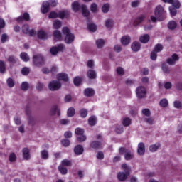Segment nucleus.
<instances>
[{
    "label": "nucleus",
    "mask_w": 182,
    "mask_h": 182,
    "mask_svg": "<svg viewBox=\"0 0 182 182\" xmlns=\"http://www.w3.org/2000/svg\"><path fill=\"white\" fill-rule=\"evenodd\" d=\"M154 16H151V21L152 22H157V21H163L166 19V11L161 5H158L154 10Z\"/></svg>",
    "instance_id": "1"
},
{
    "label": "nucleus",
    "mask_w": 182,
    "mask_h": 182,
    "mask_svg": "<svg viewBox=\"0 0 182 182\" xmlns=\"http://www.w3.org/2000/svg\"><path fill=\"white\" fill-rule=\"evenodd\" d=\"M122 167L124 172L118 173L117 178L119 181H126L127 178L130 176V168L126 164H122Z\"/></svg>",
    "instance_id": "2"
},
{
    "label": "nucleus",
    "mask_w": 182,
    "mask_h": 182,
    "mask_svg": "<svg viewBox=\"0 0 182 182\" xmlns=\"http://www.w3.org/2000/svg\"><path fill=\"white\" fill-rule=\"evenodd\" d=\"M72 8L75 12H77L81 8L83 16H89L90 15V12L87 10L86 5L82 4L80 6L77 1H74L72 4Z\"/></svg>",
    "instance_id": "3"
},
{
    "label": "nucleus",
    "mask_w": 182,
    "mask_h": 182,
    "mask_svg": "<svg viewBox=\"0 0 182 182\" xmlns=\"http://www.w3.org/2000/svg\"><path fill=\"white\" fill-rule=\"evenodd\" d=\"M68 16H69V11L67 10H64V11H60L58 14L55 11L50 12V14L48 16V18L50 19H55V18H60V19H64V18H68Z\"/></svg>",
    "instance_id": "4"
},
{
    "label": "nucleus",
    "mask_w": 182,
    "mask_h": 182,
    "mask_svg": "<svg viewBox=\"0 0 182 182\" xmlns=\"http://www.w3.org/2000/svg\"><path fill=\"white\" fill-rule=\"evenodd\" d=\"M63 33L65 35V43H72L75 41V36L70 33V30L68 27L63 28Z\"/></svg>",
    "instance_id": "5"
},
{
    "label": "nucleus",
    "mask_w": 182,
    "mask_h": 182,
    "mask_svg": "<svg viewBox=\"0 0 182 182\" xmlns=\"http://www.w3.org/2000/svg\"><path fill=\"white\" fill-rule=\"evenodd\" d=\"M58 5V1L56 0H51L50 4L48 1H44L41 6L42 14H48L49 12L50 6H56Z\"/></svg>",
    "instance_id": "6"
},
{
    "label": "nucleus",
    "mask_w": 182,
    "mask_h": 182,
    "mask_svg": "<svg viewBox=\"0 0 182 182\" xmlns=\"http://www.w3.org/2000/svg\"><path fill=\"white\" fill-rule=\"evenodd\" d=\"M33 62L35 66L38 68H41V66H43L45 65V59L43 56L41 54H37L33 57Z\"/></svg>",
    "instance_id": "7"
},
{
    "label": "nucleus",
    "mask_w": 182,
    "mask_h": 182,
    "mask_svg": "<svg viewBox=\"0 0 182 182\" xmlns=\"http://www.w3.org/2000/svg\"><path fill=\"white\" fill-rule=\"evenodd\" d=\"M60 87H62V84L60 83V82H59L58 80H53V81L50 82V83L48 85V88L52 92L59 90V89H60Z\"/></svg>",
    "instance_id": "8"
},
{
    "label": "nucleus",
    "mask_w": 182,
    "mask_h": 182,
    "mask_svg": "<svg viewBox=\"0 0 182 182\" xmlns=\"http://www.w3.org/2000/svg\"><path fill=\"white\" fill-rule=\"evenodd\" d=\"M136 95L138 99H143V97H146V95H147V91L146 88L143 86H139L136 89Z\"/></svg>",
    "instance_id": "9"
},
{
    "label": "nucleus",
    "mask_w": 182,
    "mask_h": 182,
    "mask_svg": "<svg viewBox=\"0 0 182 182\" xmlns=\"http://www.w3.org/2000/svg\"><path fill=\"white\" fill-rule=\"evenodd\" d=\"M65 50V45L60 44L58 46L53 47L50 49V53L53 54L54 56L58 55V52H63Z\"/></svg>",
    "instance_id": "10"
},
{
    "label": "nucleus",
    "mask_w": 182,
    "mask_h": 182,
    "mask_svg": "<svg viewBox=\"0 0 182 182\" xmlns=\"http://www.w3.org/2000/svg\"><path fill=\"white\" fill-rule=\"evenodd\" d=\"M180 57H178V55L176 53H174L172 55V56L166 60V62L168 64H169L171 66H173L176 65V62L179 60Z\"/></svg>",
    "instance_id": "11"
},
{
    "label": "nucleus",
    "mask_w": 182,
    "mask_h": 182,
    "mask_svg": "<svg viewBox=\"0 0 182 182\" xmlns=\"http://www.w3.org/2000/svg\"><path fill=\"white\" fill-rule=\"evenodd\" d=\"M137 153L139 156H143V154L146 153V146L144 145V143L140 142L138 144Z\"/></svg>",
    "instance_id": "12"
},
{
    "label": "nucleus",
    "mask_w": 182,
    "mask_h": 182,
    "mask_svg": "<svg viewBox=\"0 0 182 182\" xmlns=\"http://www.w3.org/2000/svg\"><path fill=\"white\" fill-rule=\"evenodd\" d=\"M56 113L58 116H60V109L58 105H53L50 110V116H55Z\"/></svg>",
    "instance_id": "13"
},
{
    "label": "nucleus",
    "mask_w": 182,
    "mask_h": 182,
    "mask_svg": "<svg viewBox=\"0 0 182 182\" xmlns=\"http://www.w3.org/2000/svg\"><path fill=\"white\" fill-rule=\"evenodd\" d=\"M37 36L38 39H47L48 38V33L43 30H40L37 32Z\"/></svg>",
    "instance_id": "14"
},
{
    "label": "nucleus",
    "mask_w": 182,
    "mask_h": 182,
    "mask_svg": "<svg viewBox=\"0 0 182 182\" xmlns=\"http://www.w3.org/2000/svg\"><path fill=\"white\" fill-rule=\"evenodd\" d=\"M90 148L93 149L94 150H97L99 149H102V142L97 141H93L91 144H90Z\"/></svg>",
    "instance_id": "15"
},
{
    "label": "nucleus",
    "mask_w": 182,
    "mask_h": 182,
    "mask_svg": "<svg viewBox=\"0 0 182 182\" xmlns=\"http://www.w3.org/2000/svg\"><path fill=\"white\" fill-rule=\"evenodd\" d=\"M83 146L82 145H77L74 148V153L77 154V156H80V154H83Z\"/></svg>",
    "instance_id": "16"
},
{
    "label": "nucleus",
    "mask_w": 182,
    "mask_h": 182,
    "mask_svg": "<svg viewBox=\"0 0 182 182\" xmlns=\"http://www.w3.org/2000/svg\"><path fill=\"white\" fill-rule=\"evenodd\" d=\"M23 157L24 160H30L31 154L29 153V149L23 148L22 150Z\"/></svg>",
    "instance_id": "17"
},
{
    "label": "nucleus",
    "mask_w": 182,
    "mask_h": 182,
    "mask_svg": "<svg viewBox=\"0 0 182 182\" xmlns=\"http://www.w3.org/2000/svg\"><path fill=\"white\" fill-rule=\"evenodd\" d=\"M140 48V43L137 41L133 42L132 44L131 45V49L133 50V52H139Z\"/></svg>",
    "instance_id": "18"
},
{
    "label": "nucleus",
    "mask_w": 182,
    "mask_h": 182,
    "mask_svg": "<svg viewBox=\"0 0 182 182\" xmlns=\"http://www.w3.org/2000/svg\"><path fill=\"white\" fill-rule=\"evenodd\" d=\"M130 41H131L130 36H124L121 38V43L124 46H127V45L130 43Z\"/></svg>",
    "instance_id": "19"
},
{
    "label": "nucleus",
    "mask_w": 182,
    "mask_h": 182,
    "mask_svg": "<svg viewBox=\"0 0 182 182\" xmlns=\"http://www.w3.org/2000/svg\"><path fill=\"white\" fill-rule=\"evenodd\" d=\"M57 79L58 80H63V82H68L69 80V77L66 73H59L57 75Z\"/></svg>",
    "instance_id": "20"
},
{
    "label": "nucleus",
    "mask_w": 182,
    "mask_h": 182,
    "mask_svg": "<svg viewBox=\"0 0 182 182\" xmlns=\"http://www.w3.org/2000/svg\"><path fill=\"white\" fill-rule=\"evenodd\" d=\"M144 19H146L145 15L141 14V16H138L134 21L135 26L140 25V23H141Z\"/></svg>",
    "instance_id": "21"
},
{
    "label": "nucleus",
    "mask_w": 182,
    "mask_h": 182,
    "mask_svg": "<svg viewBox=\"0 0 182 182\" xmlns=\"http://www.w3.org/2000/svg\"><path fill=\"white\" fill-rule=\"evenodd\" d=\"M161 146L160 143H156L155 144H152L149 146V150L151 153H154L160 149Z\"/></svg>",
    "instance_id": "22"
},
{
    "label": "nucleus",
    "mask_w": 182,
    "mask_h": 182,
    "mask_svg": "<svg viewBox=\"0 0 182 182\" xmlns=\"http://www.w3.org/2000/svg\"><path fill=\"white\" fill-rule=\"evenodd\" d=\"M161 69L164 75H170V72H171L170 67H168V65H167L166 63L162 64Z\"/></svg>",
    "instance_id": "23"
},
{
    "label": "nucleus",
    "mask_w": 182,
    "mask_h": 182,
    "mask_svg": "<svg viewBox=\"0 0 182 182\" xmlns=\"http://www.w3.org/2000/svg\"><path fill=\"white\" fill-rule=\"evenodd\" d=\"M139 41L141 43H147V42L150 41V36H149V34H144L140 36Z\"/></svg>",
    "instance_id": "24"
},
{
    "label": "nucleus",
    "mask_w": 182,
    "mask_h": 182,
    "mask_svg": "<svg viewBox=\"0 0 182 182\" xmlns=\"http://www.w3.org/2000/svg\"><path fill=\"white\" fill-rule=\"evenodd\" d=\"M26 114L28 115V122L29 124H31V126H33V124H35V117L29 115L30 112L28 111V109H26Z\"/></svg>",
    "instance_id": "25"
},
{
    "label": "nucleus",
    "mask_w": 182,
    "mask_h": 182,
    "mask_svg": "<svg viewBox=\"0 0 182 182\" xmlns=\"http://www.w3.org/2000/svg\"><path fill=\"white\" fill-rule=\"evenodd\" d=\"M87 75L89 79H96V76H97L96 71L93 70H89L87 73Z\"/></svg>",
    "instance_id": "26"
},
{
    "label": "nucleus",
    "mask_w": 182,
    "mask_h": 182,
    "mask_svg": "<svg viewBox=\"0 0 182 182\" xmlns=\"http://www.w3.org/2000/svg\"><path fill=\"white\" fill-rule=\"evenodd\" d=\"M85 95L87 96L88 97H90L95 95V90L92 88H87L85 90Z\"/></svg>",
    "instance_id": "27"
},
{
    "label": "nucleus",
    "mask_w": 182,
    "mask_h": 182,
    "mask_svg": "<svg viewBox=\"0 0 182 182\" xmlns=\"http://www.w3.org/2000/svg\"><path fill=\"white\" fill-rule=\"evenodd\" d=\"M133 157H134V156L133 155V153L130 151V150L125 151V154H124L125 160H132L133 159Z\"/></svg>",
    "instance_id": "28"
},
{
    "label": "nucleus",
    "mask_w": 182,
    "mask_h": 182,
    "mask_svg": "<svg viewBox=\"0 0 182 182\" xmlns=\"http://www.w3.org/2000/svg\"><path fill=\"white\" fill-rule=\"evenodd\" d=\"M168 28L171 31H174V29H176V28H177V23L174 21H169L168 23Z\"/></svg>",
    "instance_id": "29"
},
{
    "label": "nucleus",
    "mask_w": 182,
    "mask_h": 182,
    "mask_svg": "<svg viewBox=\"0 0 182 182\" xmlns=\"http://www.w3.org/2000/svg\"><path fill=\"white\" fill-rule=\"evenodd\" d=\"M29 18H30L29 14H28V13H24V14H23V16H20V17H18V18H17V21H18V22H21V21H23V19H24V21H29Z\"/></svg>",
    "instance_id": "30"
},
{
    "label": "nucleus",
    "mask_w": 182,
    "mask_h": 182,
    "mask_svg": "<svg viewBox=\"0 0 182 182\" xmlns=\"http://www.w3.org/2000/svg\"><path fill=\"white\" fill-rule=\"evenodd\" d=\"M41 156L43 160H48L49 159V152L47 150H43L41 152Z\"/></svg>",
    "instance_id": "31"
},
{
    "label": "nucleus",
    "mask_w": 182,
    "mask_h": 182,
    "mask_svg": "<svg viewBox=\"0 0 182 182\" xmlns=\"http://www.w3.org/2000/svg\"><path fill=\"white\" fill-rule=\"evenodd\" d=\"M20 58L23 62H29V55H28V53L25 52H23L20 54Z\"/></svg>",
    "instance_id": "32"
},
{
    "label": "nucleus",
    "mask_w": 182,
    "mask_h": 182,
    "mask_svg": "<svg viewBox=\"0 0 182 182\" xmlns=\"http://www.w3.org/2000/svg\"><path fill=\"white\" fill-rule=\"evenodd\" d=\"M122 124L125 127L130 126V124H132V119H130V118L129 117L124 118L122 121Z\"/></svg>",
    "instance_id": "33"
},
{
    "label": "nucleus",
    "mask_w": 182,
    "mask_h": 182,
    "mask_svg": "<svg viewBox=\"0 0 182 182\" xmlns=\"http://www.w3.org/2000/svg\"><path fill=\"white\" fill-rule=\"evenodd\" d=\"M96 46H97V48H98L99 49H102V48H103V46H105V40H103V39L97 40Z\"/></svg>",
    "instance_id": "34"
},
{
    "label": "nucleus",
    "mask_w": 182,
    "mask_h": 182,
    "mask_svg": "<svg viewBox=\"0 0 182 182\" xmlns=\"http://www.w3.org/2000/svg\"><path fill=\"white\" fill-rule=\"evenodd\" d=\"M97 122V119H96V117L92 116L88 119V123L90 126H95Z\"/></svg>",
    "instance_id": "35"
},
{
    "label": "nucleus",
    "mask_w": 182,
    "mask_h": 182,
    "mask_svg": "<svg viewBox=\"0 0 182 182\" xmlns=\"http://www.w3.org/2000/svg\"><path fill=\"white\" fill-rule=\"evenodd\" d=\"M54 29H59L62 27V21L59 20H55L53 23Z\"/></svg>",
    "instance_id": "36"
},
{
    "label": "nucleus",
    "mask_w": 182,
    "mask_h": 182,
    "mask_svg": "<svg viewBox=\"0 0 182 182\" xmlns=\"http://www.w3.org/2000/svg\"><path fill=\"white\" fill-rule=\"evenodd\" d=\"M53 35L55 39H58V41H60V39H62V33H60V31L55 30L53 33Z\"/></svg>",
    "instance_id": "37"
},
{
    "label": "nucleus",
    "mask_w": 182,
    "mask_h": 182,
    "mask_svg": "<svg viewBox=\"0 0 182 182\" xmlns=\"http://www.w3.org/2000/svg\"><path fill=\"white\" fill-rule=\"evenodd\" d=\"M109 9H110V4H105L102 7V11L104 14H107L109 12Z\"/></svg>",
    "instance_id": "38"
},
{
    "label": "nucleus",
    "mask_w": 182,
    "mask_h": 182,
    "mask_svg": "<svg viewBox=\"0 0 182 182\" xmlns=\"http://www.w3.org/2000/svg\"><path fill=\"white\" fill-rule=\"evenodd\" d=\"M8 62L13 64L16 63L18 62V58L14 55H10L8 58Z\"/></svg>",
    "instance_id": "39"
},
{
    "label": "nucleus",
    "mask_w": 182,
    "mask_h": 182,
    "mask_svg": "<svg viewBox=\"0 0 182 182\" xmlns=\"http://www.w3.org/2000/svg\"><path fill=\"white\" fill-rule=\"evenodd\" d=\"M169 11L171 16H176V15H177V9L176 7L171 6L169 7Z\"/></svg>",
    "instance_id": "40"
},
{
    "label": "nucleus",
    "mask_w": 182,
    "mask_h": 182,
    "mask_svg": "<svg viewBox=\"0 0 182 182\" xmlns=\"http://www.w3.org/2000/svg\"><path fill=\"white\" fill-rule=\"evenodd\" d=\"M171 5H173V8H176V9H180V7L181 6V3H180L178 0H173Z\"/></svg>",
    "instance_id": "41"
},
{
    "label": "nucleus",
    "mask_w": 182,
    "mask_h": 182,
    "mask_svg": "<svg viewBox=\"0 0 182 182\" xmlns=\"http://www.w3.org/2000/svg\"><path fill=\"white\" fill-rule=\"evenodd\" d=\"M163 50V45L161 44H157L155 46L154 51L156 52V53H159V52H161Z\"/></svg>",
    "instance_id": "42"
},
{
    "label": "nucleus",
    "mask_w": 182,
    "mask_h": 182,
    "mask_svg": "<svg viewBox=\"0 0 182 182\" xmlns=\"http://www.w3.org/2000/svg\"><path fill=\"white\" fill-rule=\"evenodd\" d=\"M87 28L90 32H96L97 27L95 23L88 24Z\"/></svg>",
    "instance_id": "43"
},
{
    "label": "nucleus",
    "mask_w": 182,
    "mask_h": 182,
    "mask_svg": "<svg viewBox=\"0 0 182 182\" xmlns=\"http://www.w3.org/2000/svg\"><path fill=\"white\" fill-rule=\"evenodd\" d=\"M43 83H42L41 82H38L37 85H36V90H38V92H42V90H43Z\"/></svg>",
    "instance_id": "44"
},
{
    "label": "nucleus",
    "mask_w": 182,
    "mask_h": 182,
    "mask_svg": "<svg viewBox=\"0 0 182 182\" xmlns=\"http://www.w3.org/2000/svg\"><path fill=\"white\" fill-rule=\"evenodd\" d=\"M75 133L77 136H82V135L85 134V130H83V129H82V128H76L75 130Z\"/></svg>",
    "instance_id": "45"
},
{
    "label": "nucleus",
    "mask_w": 182,
    "mask_h": 182,
    "mask_svg": "<svg viewBox=\"0 0 182 182\" xmlns=\"http://www.w3.org/2000/svg\"><path fill=\"white\" fill-rule=\"evenodd\" d=\"M68 117H73L75 116V109L73 107H70L68 109Z\"/></svg>",
    "instance_id": "46"
},
{
    "label": "nucleus",
    "mask_w": 182,
    "mask_h": 182,
    "mask_svg": "<svg viewBox=\"0 0 182 182\" xmlns=\"http://www.w3.org/2000/svg\"><path fill=\"white\" fill-rule=\"evenodd\" d=\"M142 114L146 117H150L151 112H150V109L145 108L142 109Z\"/></svg>",
    "instance_id": "47"
},
{
    "label": "nucleus",
    "mask_w": 182,
    "mask_h": 182,
    "mask_svg": "<svg viewBox=\"0 0 182 182\" xmlns=\"http://www.w3.org/2000/svg\"><path fill=\"white\" fill-rule=\"evenodd\" d=\"M6 83L9 87H14L15 86V82L12 78L7 79Z\"/></svg>",
    "instance_id": "48"
},
{
    "label": "nucleus",
    "mask_w": 182,
    "mask_h": 182,
    "mask_svg": "<svg viewBox=\"0 0 182 182\" xmlns=\"http://www.w3.org/2000/svg\"><path fill=\"white\" fill-rule=\"evenodd\" d=\"M90 11L91 12L96 14V12H97V4L92 3L90 6Z\"/></svg>",
    "instance_id": "49"
},
{
    "label": "nucleus",
    "mask_w": 182,
    "mask_h": 182,
    "mask_svg": "<svg viewBox=\"0 0 182 182\" xmlns=\"http://www.w3.org/2000/svg\"><path fill=\"white\" fill-rule=\"evenodd\" d=\"M115 132L117 134H121L123 132V126L122 125H117L115 127Z\"/></svg>",
    "instance_id": "50"
},
{
    "label": "nucleus",
    "mask_w": 182,
    "mask_h": 182,
    "mask_svg": "<svg viewBox=\"0 0 182 182\" xmlns=\"http://www.w3.org/2000/svg\"><path fill=\"white\" fill-rule=\"evenodd\" d=\"M6 68H5V63L0 61V73H5Z\"/></svg>",
    "instance_id": "51"
},
{
    "label": "nucleus",
    "mask_w": 182,
    "mask_h": 182,
    "mask_svg": "<svg viewBox=\"0 0 182 182\" xmlns=\"http://www.w3.org/2000/svg\"><path fill=\"white\" fill-rule=\"evenodd\" d=\"M161 107H167L168 106V101L166 99H163L160 101Z\"/></svg>",
    "instance_id": "52"
},
{
    "label": "nucleus",
    "mask_w": 182,
    "mask_h": 182,
    "mask_svg": "<svg viewBox=\"0 0 182 182\" xmlns=\"http://www.w3.org/2000/svg\"><path fill=\"white\" fill-rule=\"evenodd\" d=\"M58 170L60 171V173H61V174H68V169L65 167H63V166H60L58 167Z\"/></svg>",
    "instance_id": "53"
},
{
    "label": "nucleus",
    "mask_w": 182,
    "mask_h": 182,
    "mask_svg": "<svg viewBox=\"0 0 182 182\" xmlns=\"http://www.w3.org/2000/svg\"><path fill=\"white\" fill-rule=\"evenodd\" d=\"M22 31L26 33V35H28V33H29V26L28 24L23 25L22 27Z\"/></svg>",
    "instance_id": "54"
},
{
    "label": "nucleus",
    "mask_w": 182,
    "mask_h": 182,
    "mask_svg": "<svg viewBox=\"0 0 182 182\" xmlns=\"http://www.w3.org/2000/svg\"><path fill=\"white\" fill-rule=\"evenodd\" d=\"M77 140L80 143H83V141H86V135L85 134L80 135V136L77 137Z\"/></svg>",
    "instance_id": "55"
},
{
    "label": "nucleus",
    "mask_w": 182,
    "mask_h": 182,
    "mask_svg": "<svg viewBox=\"0 0 182 182\" xmlns=\"http://www.w3.org/2000/svg\"><path fill=\"white\" fill-rule=\"evenodd\" d=\"M80 117L85 119L87 116V110L82 109L80 111Z\"/></svg>",
    "instance_id": "56"
},
{
    "label": "nucleus",
    "mask_w": 182,
    "mask_h": 182,
    "mask_svg": "<svg viewBox=\"0 0 182 182\" xmlns=\"http://www.w3.org/2000/svg\"><path fill=\"white\" fill-rule=\"evenodd\" d=\"M62 164L63 166H66L67 167H70V166H72V161L68 159H64L62 161Z\"/></svg>",
    "instance_id": "57"
},
{
    "label": "nucleus",
    "mask_w": 182,
    "mask_h": 182,
    "mask_svg": "<svg viewBox=\"0 0 182 182\" xmlns=\"http://www.w3.org/2000/svg\"><path fill=\"white\" fill-rule=\"evenodd\" d=\"M9 159L11 163H14V161L16 160V155L15 154V153H11L9 155Z\"/></svg>",
    "instance_id": "58"
},
{
    "label": "nucleus",
    "mask_w": 182,
    "mask_h": 182,
    "mask_svg": "<svg viewBox=\"0 0 182 182\" xmlns=\"http://www.w3.org/2000/svg\"><path fill=\"white\" fill-rule=\"evenodd\" d=\"M29 89V83L27 82H23L21 84V90H28Z\"/></svg>",
    "instance_id": "59"
},
{
    "label": "nucleus",
    "mask_w": 182,
    "mask_h": 182,
    "mask_svg": "<svg viewBox=\"0 0 182 182\" xmlns=\"http://www.w3.org/2000/svg\"><path fill=\"white\" fill-rule=\"evenodd\" d=\"M105 26L107 28H112L113 27V20L108 19L105 22Z\"/></svg>",
    "instance_id": "60"
},
{
    "label": "nucleus",
    "mask_w": 182,
    "mask_h": 182,
    "mask_svg": "<svg viewBox=\"0 0 182 182\" xmlns=\"http://www.w3.org/2000/svg\"><path fill=\"white\" fill-rule=\"evenodd\" d=\"M117 73L120 76H123L124 75V70L122 67L117 68Z\"/></svg>",
    "instance_id": "61"
},
{
    "label": "nucleus",
    "mask_w": 182,
    "mask_h": 182,
    "mask_svg": "<svg viewBox=\"0 0 182 182\" xmlns=\"http://www.w3.org/2000/svg\"><path fill=\"white\" fill-rule=\"evenodd\" d=\"M61 144L63 147H68L70 144V141L69 139H63L61 141Z\"/></svg>",
    "instance_id": "62"
},
{
    "label": "nucleus",
    "mask_w": 182,
    "mask_h": 182,
    "mask_svg": "<svg viewBox=\"0 0 182 182\" xmlns=\"http://www.w3.org/2000/svg\"><path fill=\"white\" fill-rule=\"evenodd\" d=\"M80 83H82V78H80L79 77H76L74 79V85L75 86H79V85H80Z\"/></svg>",
    "instance_id": "63"
},
{
    "label": "nucleus",
    "mask_w": 182,
    "mask_h": 182,
    "mask_svg": "<svg viewBox=\"0 0 182 182\" xmlns=\"http://www.w3.org/2000/svg\"><path fill=\"white\" fill-rule=\"evenodd\" d=\"M21 73L22 75H23L24 76H27V75H29V69L26 67H24L22 70H21Z\"/></svg>",
    "instance_id": "64"
}]
</instances>
